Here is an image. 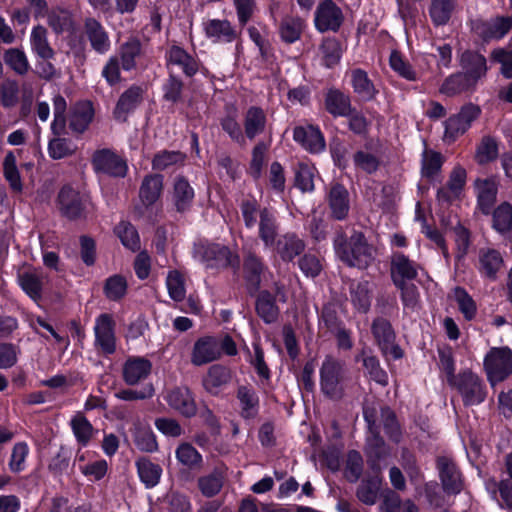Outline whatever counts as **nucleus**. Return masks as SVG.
I'll return each mask as SVG.
<instances>
[{
  "instance_id": "nucleus-1",
  "label": "nucleus",
  "mask_w": 512,
  "mask_h": 512,
  "mask_svg": "<svg viewBox=\"0 0 512 512\" xmlns=\"http://www.w3.org/2000/svg\"><path fill=\"white\" fill-rule=\"evenodd\" d=\"M336 255L350 267L367 268L375 259L376 250L362 232L354 231L349 237L339 231L334 238Z\"/></svg>"
},
{
  "instance_id": "nucleus-2",
  "label": "nucleus",
  "mask_w": 512,
  "mask_h": 512,
  "mask_svg": "<svg viewBox=\"0 0 512 512\" xmlns=\"http://www.w3.org/2000/svg\"><path fill=\"white\" fill-rule=\"evenodd\" d=\"M319 375L323 395L331 400L342 399L345 394V363L332 355H327L322 361Z\"/></svg>"
},
{
  "instance_id": "nucleus-3",
  "label": "nucleus",
  "mask_w": 512,
  "mask_h": 512,
  "mask_svg": "<svg viewBox=\"0 0 512 512\" xmlns=\"http://www.w3.org/2000/svg\"><path fill=\"white\" fill-rule=\"evenodd\" d=\"M197 257L208 268L238 267L239 257L227 246L217 243L198 244L195 246Z\"/></svg>"
},
{
  "instance_id": "nucleus-4",
  "label": "nucleus",
  "mask_w": 512,
  "mask_h": 512,
  "mask_svg": "<svg viewBox=\"0 0 512 512\" xmlns=\"http://www.w3.org/2000/svg\"><path fill=\"white\" fill-rule=\"evenodd\" d=\"M484 368L492 385L503 381L512 373V350L492 348L484 359Z\"/></svg>"
},
{
  "instance_id": "nucleus-5",
  "label": "nucleus",
  "mask_w": 512,
  "mask_h": 512,
  "mask_svg": "<svg viewBox=\"0 0 512 512\" xmlns=\"http://www.w3.org/2000/svg\"><path fill=\"white\" fill-rule=\"evenodd\" d=\"M450 385L460 393L467 406L478 405L485 400V386L482 380L470 370L460 372Z\"/></svg>"
},
{
  "instance_id": "nucleus-6",
  "label": "nucleus",
  "mask_w": 512,
  "mask_h": 512,
  "mask_svg": "<svg viewBox=\"0 0 512 512\" xmlns=\"http://www.w3.org/2000/svg\"><path fill=\"white\" fill-rule=\"evenodd\" d=\"M91 164L96 173L115 178L125 177L128 171L126 160L110 148L96 150L92 155Z\"/></svg>"
},
{
  "instance_id": "nucleus-7",
  "label": "nucleus",
  "mask_w": 512,
  "mask_h": 512,
  "mask_svg": "<svg viewBox=\"0 0 512 512\" xmlns=\"http://www.w3.org/2000/svg\"><path fill=\"white\" fill-rule=\"evenodd\" d=\"M480 110L477 106L468 104L455 115L450 116L445 122L443 140L447 143L454 142L460 135L464 134L471 123L478 117Z\"/></svg>"
},
{
  "instance_id": "nucleus-8",
  "label": "nucleus",
  "mask_w": 512,
  "mask_h": 512,
  "mask_svg": "<svg viewBox=\"0 0 512 512\" xmlns=\"http://www.w3.org/2000/svg\"><path fill=\"white\" fill-rule=\"evenodd\" d=\"M94 345L101 353L111 355L116 351L115 321L112 315L102 313L95 319Z\"/></svg>"
},
{
  "instance_id": "nucleus-9",
  "label": "nucleus",
  "mask_w": 512,
  "mask_h": 512,
  "mask_svg": "<svg viewBox=\"0 0 512 512\" xmlns=\"http://www.w3.org/2000/svg\"><path fill=\"white\" fill-rule=\"evenodd\" d=\"M57 207L61 215L69 220H77L86 216V200L70 186H64L59 191Z\"/></svg>"
},
{
  "instance_id": "nucleus-10",
  "label": "nucleus",
  "mask_w": 512,
  "mask_h": 512,
  "mask_svg": "<svg viewBox=\"0 0 512 512\" xmlns=\"http://www.w3.org/2000/svg\"><path fill=\"white\" fill-rule=\"evenodd\" d=\"M372 332L384 354L395 359L403 356L400 347L394 343L395 334L389 321L383 318L376 319L372 325Z\"/></svg>"
},
{
  "instance_id": "nucleus-11",
  "label": "nucleus",
  "mask_w": 512,
  "mask_h": 512,
  "mask_svg": "<svg viewBox=\"0 0 512 512\" xmlns=\"http://www.w3.org/2000/svg\"><path fill=\"white\" fill-rule=\"evenodd\" d=\"M220 356L221 349L216 338L204 336L193 345L191 363L195 366H202L217 360Z\"/></svg>"
},
{
  "instance_id": "nucleus-12",
  "label": "nucleus",
  "mask_w": 512,
  "mask_h": 512,
  "mask_svg": "<svg viewBox=\"0 0 512 512\" xmlns=\"http://www.w3.org/2000/svg\"><path fill=\"white\" fill-rule=\"evenodd\" d=\"M342 22V12L332 0L322 2L315 13V26L321 31H336Z\"/></svg>"
},
{
  "instance_id": "nucleus-13",
  "label": "nucleus",
  "mask_w": 512,
  "mask_h": 512,
  "mask_svg": "<svg viewBox=\"0 0 512 512\" xmlns=\"http://www.w3.org/2000/svg\"><path fill=\"white\" fill-rule=\"evenodd\" d=\"M437 467L444 491L449 494L460 493L463 485L455 463L450 458L442 456L437 459Z\"/></svg>"
},
{
  "instance_id": "nucleus-14",
  "label": "nucleus",
  "mask_w": 512,
  "mask_h": 512,
  "mask_svg": "<svg viewBox=\"0 0 512 512\" xmlns=\"http://www.w3.org/2000/svg\"><path fill=\"white\" fill-rule=\"evenodd\" d=\"M293 139L311 152L319 153L325 149V139L319 128L307 125L297 126L293 131Z\"/></svg>"
},
{
  "instance_id": "nucleus-15",
  "label": "nucleus",
  "mask_w": 512,
  "mask_h": 512,
  "mask_svg": "<svg viewBox=\"0 0 512 512\" xmlns=\"http://www.w3.org/2000/svg\"><path fill=\"white\" fill-rule=\"evenodd\" d=\"M420 266L402 253H396L391 261V276L395 285H402L418 275Z\"/></svg>"
},
{
  "instance_id": "nucleus-16",
  "label": "nucleus",
  "mask_w": 512,
  "mask_h": 512,
  "mask_svg": "<svg viewBox=\"0 0 512 512\" xmlns=\"http://www.w3.org/2000/svg\"><path fill=\"white\" fill-rule=\"evenodd\" d=\"M152 364L149 360L142 357H131L126 360L122 369V377L127 385L133 386L151 373Z\"/></svg>"
},
{
  "instance_id": "nucleus-17",
  "label": "nucleus",
  "mask_w": 512,
  "mask_h": 512,
  "mask_svg": "<svg viewBox=\"0 0 512 512\" xmlns=\"http://www.w3.org/2000/svg\"><path fill=\"white\" fill-rule=\"evenodd\" d=\"M331 216L336 220H344L349 213L350 201L347 189L338 183L331 186L327 195Z\"/></svg>"
},
{
  "instance_id": "nucleus-18",
  "label": "nucleus",
  "mask_w": 512,
  "mask_h": 512,
  "mask_svg": "<svg viewBox=\"0 0 512 512\" xmlns=\"http://www.w3.org/2000/svg\"><path fill=\"white\" fill-rule=\"evenodd\" d=\"M324 105L327 112L334 117L348 116L353 109L350 96L336 88L327 90Z\"/></svg>"
},
{
  "instance_id": "nucleus-19",
  "label": "nucleus",
  "mask_w": 512,
  "mask_h": 512,
  "mask_svg": "<svg viewBox=\"0 0 512 512\" xmlns=\"http://www.w3.org/2000/svg\"><path fill=\"white\" fill-rule=\"evenodd\" d=\"M165 399L172 409L186 417H191L196 413L195 401L186 387H176L170 390Z\"/></svg>"
},
{
  "instance_id": "nucleus-20",
  "label": "nucleus",
  "mask_w": 512,
  "mask_h": 512,
  "mask_svg": "<svg viewBox=\"0 0 512 512\" xmlns=\"http://www.w3.org/2000/svg\"><path fill=\"white\" fill-rule=\"evenodd\" d=\"M245 139L253 140L265 132L267 116L265 111L258 106L249 107L243 116Z\"/></svg>"
},
{
  "instance_id": "nucleus-21",
  "label": "nucleus",
  "mask_w": 512,
  "mask_h": 512,
  "mask_svg": "<svg viewBox=\"0 0 512 512\" xmlns=\"http://www.w3.org/2000/svg\"><path fill=\"white\" fill-rule=\"evenodd\" d=\"M46 278L42 271L28 270L18 275V284L34 302H39Z\"/></svg>"
},
{
  "instance_id": "nucleus-22",
  "label": "nucleus",
  "mask_w": 512,
  "mask_h": 512,
  "mask_svg": "<svg viewBox=\"0 0 512 512\" xmlns=\"http://www.w3.org/2000/svg\"><path fill=\"white\" fill-rule=\"evenodd\" d=\"M478 269L484 277L495 280L504 264L501 253L494 248H481L478 253Z\"/></svg>"
},
{
  "instance_id": "nucleus-23",
  "label": "nucleus",
  "mask_w": 512,
  "mask_h": 512,
  "mask_svg": "<svg viewBox=\"0 0 512 512\" xmlns=\"http://www.w3.org/2000/svg\"><path fill=\"white\" fill-rule=\"evenodd\" d=\"M166 57L171 71L177 68L188 77L193 76L198 71L197 61L179 46L171 47Z\"/></svg>"
},
{
  "instance_id": "nucleus-24",
  "label": "nucleus",
  "mask_w": 512,
  "mask_h": 512,
  "mask_svg": "<svg viewBox=\"0 0 512 512\" xmlns=\"http://www.w3.org/2000/svg\"><path fill=\"white\" fill-rule=\"evenodd\" d=\"M143 100V90L138 86L127 89L119 98L114 109V117L125 121L129 113L134 111Z\"/></svg>"
},
{
  "instance_id": "nucleus-25",
  "label": "nucleus",
  "mask_w": 512,
  "mask_h": 512,
  "mask_svg": "<svg viewBox=\"0 0 512 512\" xmlns=\"http://www.w3.org/2000/svg\"><path fill=\"white\" fill-rule=\"evenodd\" d=\"M163 191V176L151 174L144 177L140 189L139 198L145 207L155 204Z\"/></svg>"
},
{
  "instance_id": "nucleus-26",
  "label": "nucleus",
  "mask_w": 512,
  "mask_h": 512,
  "mask_svg": "<svg viewBox=\"0 0 512 512\" xmlns=\"http://www.w3.org/2000/svg\"><path fill=\"white\" fill-rule=\"evenodd\" d=\"M460 63L465 71L463 74L469 76L473 84L486 74V59L481 54L466 51L461 55Z\"/></svg>"
},
{
  "instance_id": "nucleus-27",
  "label": "nucleus",
  "mask_w": 512,
  "mask_h": 512,
  "mask_svg": "<svg viewBox=\"0 0 512 512\" xmlns=\"http://www.w3.org/2000/svg\"><path fill=\"white\" fill-rule=\"evenodd\" d=\"M205 33L216 42L231 43L238 33L228 20L212 19L205 23Z\"/></svg>"
},
{
  "instance_id": "nucleus-28",
  "label": "nucleus",
  "mask_w": 512,
  "mask_h": 512,
  "mask_svg": "<svg viewBox=\"0 0 512 512\" xmlns=\"http://www.w3.org/2000/svg\"><path fill=\"white\" fill-rule=\"evenodd\" d=\"M512 28V17L501 16L482 22L478 27V33L485 39H500Z\"/></svg>"
},
{
  "instance_id": "nucleus-29",
  "label": "nucleus",
  "mask_w": 512,
  "mask_h": 512,
  "mask_svg": "<svg viewBox=\"0 0 512 512\" xmlns=\"http://www.w3.org/2000/svg\"><path fill=\"white\" fill-rule=\"evenodd\" d=\"M85 32L92 48L104 54L110 49V40L102 25L95 19L89 18L85 22Z\"/></svg>"
},
{
  "instance_id": "nucleus-30",
  "label": "nucleus",
  "mask_w": 512,
  "mask_h": 512,
  "mask_svg": "<svg viewBox=\"0 0 512 512\" xmlns=\"http://www.w3.org/2000/svg\"><path fill=\"white\" fill-rule=\"evenodd\" d=\"M226 478V468L216 467L211 473L198 479V488L205 497H213L218 494Z\"/></svg>"
},
{
  "instance_id": "nucleus-31",
  "label": "nucleus",
  "mask_w": 512,
  "mask_h": 512,
  "mask_svg": "<svg viewBox=\"0 0 512 512\" xmlns=\"http://www.w3.org/2000/svg\"><path fill=\"white\" fill-rule=\"evenodd\" d=\"M140 481L147 489L155 487L161 479L162 468L146 457H141L135 462Z\"/></svg>"
},
{
  "instance_id": "nucleus-32",
  "label": "nucleus",
  "mask_w": 512,
  "mask_h": 512,
  "mask_svg": "<svg viewBox=\"0 0 512 512\" xmlns=\"http://www.w3.org/2000/svg\"><path fill=\"white\" fill-rule=\"evenodd\" d=\"M30 45L32 51L43 60H49L54 56V50L48 42V31L42 25L32 28L30 34Z\"/></svg>"
},
{
  "instance_id": "nucleus-33",
  "label": "nucleus",
  "mask_w": 512,
  "mask_h": 512,
  "mask_svg": "<svg viewBox=\"0 0 512 512\" xmlns=\"http://www.w3.org/2000/svg\"><path fill=\"white\" fill-rule=\"evenodd\" d=\"M350 297L354 307L366 313L372 300V287L367 280L353 281L350 285Z\"/></svg>"
},
{
  "instance_id": "nucleus-34",
  "label": "nucleus",
  "mask_w": 512,
  "mask_h": 512,
  "mask_svg": "<svg viewBox=\"0 0 512 512\" xmlns=\"http://www.w3.org/2000/svg\"><path fill=\"white\" fill-rule=\"evenodd\" d=\"M276 249L284 261H291L305 249V243L297 235L287 233L278 239Z\"/></svg>"
},
{
  "instance_id": "nucleus-35",
  "label": "nucleus",
  "mask_w": 512,
  "mask_h": 512,
  "mask_svg": "<svg viewBox=\"0 0 512 512\" xmlns=\"http://www.w3.org/2000/svg\"><path fill=\"white\" fill-rule=\"evenodd\" d=\"M265 269L261 259L253 253H249L244 260V276L251 292L260 288L261 275Z\"/></svg>"
},
{
  "instance_id": "nucleus-36",
  "label": "nucleus",
  "mask_w": 512,
  "mask_h": 512,
  "mask_svg": "<svg viewBox=\"0 0 512 512\" xmlns=\"http://www.w3.org/2000/svg\"><path fill=\"white\" fill-rule=\"evenodd\" d=\"M172 199L178 212H185L191 207L194 199V189L185 178H176Z\"/></svg>"
},
{
  "instance_id": "nucleus-37",
  "label": "nucleus",
  "mask_w": 512,
  "mask_h": 512,
  "mask_svg": "<svg viewBox=\"0 0 512 512\" xmlns=\"http://www.w3.org/2000/svg\"><path fill=\"white\" fill-rule=\"evenodd\" d=\"M94 117V109L90 102L78 103L69 120V127L75 133H83Z\"/></svg>"
},
{
  "instance_id": "nucleus-38",
  "label": "nucleus",
  "mask_w": 512,
  "mask_h": 512,
  "mask_svg": "<svg viewBox=\"0 0 512 512\" xmlns=\"http://www.w3.org/2000/svg\"><path fill=\"white\" fill-rule=\"evenodd\" d=\"M466 171L462 167H455L450 174L447 187L441 188L437 192L439 201L450 202L456 198L465 184Z\"/></svg>"
},
{
  "instance_id": "nucleus-39",
  "label": "nucleus",
  "mask_w": 512,
  "mask_h": 512,
  "mask_svg": "<svg viewBox=\"0 0 512 512\" xmlns=\"http://www.w3.org/2000/svg\"><path fill=\"white\" fill-rule=\"evenodd\" d=\"M478 205L484 214H489L496 200L497 183L494 179L476 181Z\"/></svg>"
},
{
  "instance_id": "nucleus-40",
  "label": "nucleus",
  "mask_w": 512,
  "mask_h": 512,
  "mask_svg": "<svg viewBox=\"0 0 512 512\" xmlns=\"http://www.w3.org/2000/svg\"><path fill=\"white\" fill-rule=\"evenodd\" d=\"M259 217V237L266 247H271L275 244V239L278 234L276 218L267 208L259 212Z\"/></svg>"
},
{
  "instance_id": "nucleus-41",
  "label": "nucleus",
  "mask_w": 512,
  "mask_h": 512,
  "mask_svg": "<svg viewBox=\"0 0 512 512\" xmlns=\"http://www.w3.org/2000/svg\"><path fill=\"white\" fill-rule=\"evenodd\" d=\"M237 399L241 407V416L246 419L254 418L258 413L259 398L250 386H240L237 390Z\"/></svg>"
},
{
  "instance_id": "nucleus-42",
  "label": "nucleus",
  "mask_w": 512,
  "mask_h": 512,
  "mask_svg": "<svg viewBox=\"0 0 512 512\" xmlns=\"http://www.w3.org/2000/svg\"><path fill=\"white\" fill-rule=\"evenodd\" d=\"M351 84L354 92L365 101L372 100L377 94L374 84L362 69L351 71Z\"/></svg>"
},
{
  "instance_id": "nucleus-43",
  "label": "nucleus",
  "mask_w": 512,
  "mask_h": 512,
  "mask_svg": "<svg viewBox=\"0 0 512 512\" xmlns=\"http://www.w3.org/2000/svg\"><path fill=\"white\" fill-rule=\"evenodd\" d=\"M256 312L267 324L274 323L278 319L279 308L270 292L264 290L259 293L256 300Z\"/></svg>"
},
{
  "instance_id": "nucleus-44",
  "label": "nucleus",
  "mask_w": 512,
  "mask_h": 512,
  "mask_svg": "<svg viewBox=\"0 0 512 512\" xmlns=\"http://www.w3.org/2000/svg\"><path fill=\"white\" fill-rule=\"evenodd\" d=\"M382 478L379 475V471L375 475L362 480L357 488V498L366 505H374L378 498Z\"/></svg>"
},
{
  "instance_id": "nucleus-45",
  "label": "nucleus",
  "mask_w": 512,
  "mask_h": 512,
  "mask_svg": "<svg viewBox=\"0 0 512 512\" xmlns=\"http://www.w3.org/2000/svg\"><path fill=\"white\" fill-rule=\"evenodd\" d=\"M231 379L230 371L222 365H213L209 368L203 379L205 389L212 393H218L220 387L226 385Z\"/></svg>"
},
{
  "instance_id": "nucleus-46",
  "label": "nucleus",
  "mask_w": 512,
  "mask_h": 512,
  "mask_svg": "<svg viewBox=\"0 0 512 512\" xmlns=\"http://www.w3.org/2000/svg\"><path fill=\"white\" fill-rule=\"evenodd\" d=\"M47 23L56 34H61L73 26L72 14L69 10L55 7L50 11L47 10Z\"/></svg>"
},
{
  "instance_id": "nucleus-47",
  "label": "nucleus",
  "mask_w": 512,
  "mask_h": 512,
  "mask_svg": "<svg viewBox=\"0 0 512 512\" xmlns=\"http://www.w3.org/2000/svg\"><path fill=\"white\" fill-rule=\"evenodd\" d=\"M133 437L135 446L139 450L147 453H153L158 450L156 436L149 426L137 424Z\"/></svg>"
},
{
  "instance_id": "nucleus-48",
  "label": "nucleus",
  "mask_w": 512,
  "mask_h": 512,
  "mask_svg": "<svg viewBox=\"0 0 512 512\" xmlns=\"http://www.w3.org/2000/svg\"><path fill=\"white\" fill-rule=\"evenodd\" d=\"M474 86L475 84L472 83L469 76L464 75L463 73H456L445 79L440 88V92L447 96H454L467 91Z\"/></svg>"
},
{
  "instance_id": "nucleus-49",
  "label": "nucleus",
  "mask_w": 512,
  "mask_h": 512,
  "mask_svg": "<svg viewBox=\"0 0 512 512\" xmlns=\"http://www.w3.org/2000/svg\"><path fill=\"white\" fill-rule=\"evenodd\" d=\"M3 174L12 191L21 193L23 184L20 173L16 165V156L13 152H8L3 160Z\"/></svg>"
},
{
  "instance_id": "nucleus-50",
  "label": "nucleus",
  "mask_w": 512,
  "mask_h": 512,
  "mask_svg": "<svg viewBox=\"0 0 512 512\" xmlns=\"http://www.w3.org/2000/svg\"><path fill=\"white\" fill-rule=\"evenodd\" d=\"M73 434L79 444L86 446L93 437L94 428L88 419L81 413H77L70 421Z\"/></svg>"
},
{
  "instance_id": "nucleus-51",
  "label": "nucleus",
  "mask_w": 512,
  "mask_h": 512,
  "mask_svg": "<svg viewBox=\"0 0 512 512\" xmlns=\"http://www.w3.org/2000/svg\"><path fill=\"white\" fill-rule=\"evenodd\" d=\"M304 26V21L299 17H285L279 29L281 39L287 43H294L300 38Z\"/></svg>"
},
{
  "instance_id": "nucleus-52",
  "label": "nucleus",
  "mask_w": 512,
  "mask_h": 512,
  "mask_svg": "<svg viewBox=\"0 0 512 512\" xmlns=\"http://www.w3.org/2000/svg\"><path fill=\"white\" fill-rule=\"evenodd\" d=\"M454 9L452 0H431L429 15L436 26L445 25Z\"/></svg>"
},
{
  "instance_id": "nucleus-53",
  "label": "nucleus",
  "mask_w": 512,
  "mask_h": 512,
  "mask_svg": "<svg viewBox=\"0 0 512 512\" xmlns=\"http://www.w3.org/2000/svg\"><path fill=\"white\" fill-rule=\"evenodd\" d=\"M176 459L184 466L195 469L202 464V455L192 446V444L183 442L175 451Z\"/></svg>"
},
{
  "instance_id": "nucleus-54",
  "label": "nucleus",
  "mask_w": 512,
  "mask_h": 512,
  "mask_svg": "<svg viewBox=\"0 0 512 512\" xmlns=\"http://www.w3.org/2000/svg\"><path fill=\"white\" fill-rule=\"evenodd\" d=\"M493 227L500 233L512 236V206L504 202L493 212Z\"/></svg>"
},
{
  "instance_id": "nucleus-55",
  "label": "nucleus",
  "mask_w": 512,
  "mask_h": 512,
  "mask_svg": "<svg viewBox=\"0 0 512 512\" xmlns=\"http://www.w3.org/2000/svg\"><path fill=\"white\" fill-rule=\"evenodd\" d=\"M115 233L126 248L132 251H136L140 248V238L138 232L129 222H120L115 227Z\"/></svg>"
},
{
  "instance_id": "nucleus-56",
  "label": "nucleus",
  "mask_w": 512,
  "mask_h": 512,
  "mask_svg": "<svg viewBox=\"0 0 512 512\" xmlns=\"http://www.w3.org/2000/svg\"><path fill=\"white\" fill-rule=\"evenodd\" d=\"M5 63L17 74L25 75L29 69L30 64L26 54L18 48H10L4 53Z\"/></svg>"
},
{
  "instance_id": "nucleus-57",
  "label": "nucleus",
  "mask_w": 512,
  "mask_h": 512,
  "mask_svg": "<svg viewBox=\"0 0 512 512\" xmlns=\"http://www.w3.org/2000/svg\"><path fill=\"white\" fill-rule=\"evenodd\" d=\"M380 418L389 439L395 443L400 442L402 433L395 413L390 408L383 407L381 408Z\"/></svg>"
},
{
  "instance_id": "nucleus-58",
  "label": "nucleus",
  "mask_w": 512,
  "mask_h": 512,
  "mask_svg": "<svg viewBox=\"0 0 512 512\" xmlns=\"http://www.w3.org/2000/svg\"><path fill=\"white\" fill-rule=\"evenodd\" d=\"M185 155L180 151L163 150L155 154L152 160L154 170H165L173 165L183 164Z\"/></svg>"
},
{
  "instance_id": "nucleus-59",
  "label": "nucleus",
  "mask_w": 512,
  "mask_h": 512,
  "mask_svg": "<svg viewBox=\"0 0 512 512\" xmlns=\"http://www.w3.org/2000/svg\"><path fill=\"white\" fill-rule=\"evenodd\" d=\"M222 130L228 134L230 139L239 145H245V134L237 121L236 114H228L220 120Z\"/></svg>"
},
{
  "instance_id": "nucleus-60",
  "label": "nucleus",
  "mask_w": 512,
  "mask_h": 512,
  "mask_svg": "<svg viewBox=\"0 0 512 512\" xmlns=\"http://www.w3.org/2000/svg\"><path fill=\"white\" fill-rule=\"evenodd\" d=\"M442 164L443 157L441 153L433 150H424L422 154V175L432 178L440 171Z\"/></svg>"
},
{
  "instance_id": "nucleus-61",
  "label": "nucleus",
  "mask_w": 512,
  "mask_h": 512,
  "mask_svg": "<svg viewBox=\"0 0 512 512\" xmlns=\"http://www.w3.org/2000/svg\"><path fill=\"white\" fill-rule=\"evenodd\" d=\"M453 293L459 311L466 320H472L477 312V307L472 297L461 287H456Z\"/></svg>"
},
{
  "instance_id": "nucleus-62",
  "label": "nucleus",
  "mask_w": 512,
  "mask_h": 512,
  "mask_svg": "<svg viewBox=\"0 0 512 512\" xmlns=\"http://www.w3.org/2000/svg\"><path fill=\"white\" fill-rule=\"evenodd\" d=\"M363 472V458L361 454L355 450H351L347 454L344 475L346 479L355 483L358 481Z\"/></svg>"
},
{
  "instance_id": "nucleus-63",
  "label": "nucleus",
  "mask_w": 512,
  "mask_h": 512,
  "mask_svg": "<svg viewBox=\"0 0 512 512\" xmlns=\"http://www.w3.org/2000/svg\"><path fill=\"white\" fill-rule=\"evenodd\" d=\"M127 291L126 279L120 275L109 277L104 285L105 296L112 301L120 300Z\"/></svg>"
},
{
  "instance_id": "nucleus-64",
  "label": "nucleus",
  "mask_w": 512,
  "mask_h": 512,
  "mask_svg": "<svg viewBox=\"0 0 512 512\" xmlns=\"http://www.w3.org/2000/svg\"><path fill=\"white\" fill-rule=\"evenodd\" d=\"M141 51V44L138 40L132 39L124 43L120 48L122 68L124 70H131L135 67V59L139 56Z\"/></svg>"
}]
</instances>
